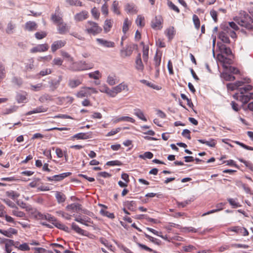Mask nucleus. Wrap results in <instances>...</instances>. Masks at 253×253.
Returning <instances> with one entry per match:
<instances>
[{"instance_id":"nucleus-10","label":"nucleus","mask_w":253,"mask_h":253,"mask_svg":"<svg viewBox=\"0 0 253 253\" xmlns=\"http://www.w3.org/2000/svg\"><path fill=\"white\" fill-rule=\"evenodd\" d=\"M59 13L60 9L59 7H57L55 10V13L51 15V19L52 21L57 25L63 21L62 16L59 14H57Z\"/></svg>"},{"instance_id":"nucleus-36","label":"nucleus","mask_w":253,"mask_h":253,"mask_svg":"<svg viewBox=\"0 0 253 253\" xmlns=\"http://www.w3.org/2000/svg\"><path fill=\"white\" fill-rule=\"evenodd\" d=\"M223 31L226 32L228 37L230 36L232 38H235L236 37V34L234 31L230 29L228 26H224Z\"/></svg>"},{"instance_id":"nucleus-27","label":"nucleus","mask_w":253,"mask_h":253,"mask_svg":"<svg viewBox=\"0 0 253 253\" xmlns=\"http://www.w3.org/2000/svg\"><path fill=\"white\" fill-rule=\"evenodd\" d=\"M134 114L140 120L145 122L147 121L146 118L145 117L143 112L139 109H135L134 110Z\"/></svg>"},{"instance_id":"nucleus-32","label":"nucleus","mask_w":253,"mask_h":253,"mask_svg":"<svg viewBox=\"0 0 253 253\" xmlns=\"http://www.w3.org/2000/svg\"><path fill=\"white\" fill-rule=\"evenodd\" d=\"M72 229L77 233L83 235L85 234V230L81 229L78 225L75 223H72L71 225Z\"/></svg>"},{"instance_id":"nucleus-47","label":"nucleus","mask_w":253,"mask_h":253,"mask_svg":"<svg viewBox=\"0 0 253 253\" xmlns=\"http://www.w3.org/2000/svg\"><path fill=\"white\" fill-rule=\"evenodd\" d=\"M139 158L145 160L146 159H151L153 157V154L151 152H146L143 154L139 155Z\"/></svg>"},{"instance_id":"nucleus-21","label":"nucleus","mask_w":253,"mask_h":253,"mask_svg":"<svg viewBox=\"0 0 253 253\" xmlns=\"http://www.w3.org/2000/svg\"><path fill=\"white\" fill-rule=\"evenodd\" d=\"M141 44L143 45V54L142 57L144 62L146 63L148 60V53H149V47L144 45L143 42L141 43Z\"/></svg>"},{"instance_id":"nucleus-31","label":"nucleus","mask_w":253,"mask_h":253,"mask_svg":"<svg viewBox=\"0 0 253 253\" xmlns=\"http://www.w3.org/2000/svg\"><path fill=\"white\" fill-rule=\"evenodd\" d=\"M131 23V22L129 21L127 18L125 19L122 29L123 32L124 34H126L127 31L128 30Z\"/></svg>"},{"instance_id":"nucleus-34","label":"nucleus","mask_w":253,"mask_h":253,"mask_svg":"<svg viewBox=\"0 0 253 253\" xmlns=\"http://www.w3.org/2000/svg\"><path fill=\"white\" fill-rule=\"evenodd\" d=\"M88 76L90 79L94 80H98L101 77V74L98 70L88 73Z\"/></svg>"},{"instance_id":"nucleus-51","label":"nucleus","mask_w":253,"mask_h":253,"mask_svg":"<svg viewBox=\"0 0 253 253\" xmlns=\"http://www.w3.org/2000/svg\"><path fill=\"white\" fill-rule=\"evenodd\" d=\"M100 212L102 215L106 216L110 218L113 219L115 217V215L113 213L109 212L107 211L102 209L100 210Z\"/></svg>"},{"instance_id":"nucleus-3","label":"nucleus","mask_w":253,"mask_h":253,"mask_svg":"<svg viewBox=\"0 0 253 253\" xmlns=\"http://www.w3.org/2000/svg\"><path fill=\"white\" fill-rule=\"evenodd\" d=\"M85 28V31L87 33L94 36L100 33L102 31V28L99 26L97 23L91 21L87 22Z\"/></svg>"},{"instance_id":"nucleus-53","label":"nucleus","mask_w":253,"mask_h":253,"mask_svg":"<svg viewBox=\"0 0 253 253\" xmlns=\"http://www.w3.org/2000/svg\"><path fill=\"white\" fill-rule=\"evenodd\" d=\"M52 223L55 226L59 229L65 230L66 228H67L65 225L62 224L61 222H58L56 219H55V221H53Z\"/></svg>"},{"instance_id":"nucleus-8","label":"nucleus","mask_w":253,"mask_h":253,"mask_svg":"<svg viewBox=\"0 0 253 253\" xmlns=\"http://www.w3.org/2000/svg\"><path fill=\"white\" fill-rule=\"evenodd\" d=\"M66 210L68 211H72L73 212H78L83 211L82 205L77 203L68 205L66 207Z\"/></svg>"},{"instance_id":"nucleus-18","label":"nucleus","mask_w":253,"mask_h":253,"mask_svg":"<svg viewBox=\"0 0 253 253\" xmlns=\"http://www.w3.org/2000/svg\"><path fill=\"white\" fill-rule=\"evenodd\" d=\"M47 109L48 108L46 107H44L43 106H40L33 110L29 111L26 113V115H31L33 114L45 112L47 111Z\"/></svg>"},{"instance_id":"nucleus-42","label":"nucleus","mask_w":253,"mask_h":253,"mask_svg":"<svg viewBox=\"0 0 253 253\" xmlns=\"http://www.w3.org/2000/svg\"><path fill=\"white\" fill-rule=\"evenodd\" d=\"M112 11L116 14H120V12L119 9V2L117 0H115L113 2L112 5Z\"/></svg>"},{"instance_id":"nucleus-19","label":"nucleus","mask_w":253,"mask_h":253,"mask_svg":"<svg viewBox=\"0 0 253 253\" xmlns=\"http://www.w3.org/2000/svg\"><path fill=\"white\" fill-rule=\"evenodd\" d=\"M37 25L35 22L28 21L26 23L25 25V29L28 31H33L37 29Z\"/></svg>"},{"instance_id":"nucleus-55","label":"nucleus","mask_w":253,"mask_h":253,"mask_svg":"<svg viewBox=\"0 0 253 253\" xmlns=\"http://www.w3.org/2000/svg\"><path fill=\"white\" fill-rule=\"evenodd\" d=\"M193 20L195 25V27L197 29H199L200 26V21L198 17L194 14L193 16Z\"/></svg>"},{"instance_id":"nucleus-12","label":"nucleus","mask_w":253,"mask_h":253,"mask_svg":"<svg viewBox=\"0 0 253 253\" xmlns=\"http://www.w3.org/2000/svg\"><path fill=\"white\" fill-rule=\"evenodd\" d=\"M48 49V45L46 43L39 44L37 46L33 47L31 49L32 53L37 52H44L47 50Z\"/></svg>"},{"instance_id":"nucleus-30","label":"nucleus","mask_w":253,"mask_h":253,"mask_svg":"<svg viewBox=\"0 0 253 253\" xmlns=\"http://www.w3.org/2000/svg\"><path fill=\"white\" fill-rule=\"evenodd\" d=\"M220 50L221 52L225 54L227 56L232 55V52L231 49L224 44H222L220 46Z\"/></svg>"},{"instance_id":"nucleus-35","label":"nucleus","mask_w":253,"mask_h":253,"mask_svg":"<svg viewBox=\"0 0 253 253\" xmlns=\"http://www.w3.org/2000/svg\"><path fill=\"white\" fill-rule=\"evenodd\" d=\"M227 201L233 208H237L241 206L240 203L238 202L237 199L228 198Z\"/></svg>"},{"instance_id":"nucleus-52","label":"nucleus","mask_w":253,"mask_h":253,"mask_svg":"<svg viewBox=\"0 0 253 253\" xmlns=\"http://www.w3.org/2000/svg\"><path fill=\"white\" fill-rule=\"evenodd\" d=\"M39 100L41 102H45L46 101H48V100H49V101L52 100V97L51 95H50L49 94H45L42 95V96H41L39 98Z\"/></svg>"},{"instance_id":"nucleus-50","label":"nucleus","mask_w":253,"mask_h":253,"mask_svg":"<svg viewBox=\"0 0 253 253\" xmlns=\"http://www.w3.org/2000/svg\"><path fill=\"white\" fill-rule=\"evenodd\" d=\"M6 195L11 198L13 200H15L16 198H17L18 197H19V194L17 193V192H15L13 191H8L6 192Z\"/></svg>"},{"instance_id":"nucleus-26","label":"nucleus","mask_w":253,"mask_h":253,"mask_svg":"<svg viewBox=\"0 0 253 253\" xmlns=\"http://www.w3.org/2000/svg\"><path fill=\"white\" fill-rule=\"evenodd\" d=\"M113 25V21L111 19H106L104 22L103 26L104 30L105 33H108L110 31Z\"/></svg>"},{"instance_id":"nucleus-56","label":"nucleus","mask_w":253,"mask_h":253,"mask_svg":"<svg viewBox=\"0 0 253 253\" xmlns=\"http://www.w3.org/2000/svg\"><path fill=\"white\" fill-rule=\"evenodd\" d=\"M154 61L155 68L159 67L161 64V57L158 56L157 53H156L155 56H154Z\"/></svg>"},{"instance_id":"nucleus-46","label":"nucleus","mask_w":253,"mask_h":253,"mask_svg":"<svg viewBox=\"0 0 253 253\" xmlns=\"http://www.w3.org/2000/svg\"><path fill=\"white\" fill-rule=\"evenodd\" d=\"M15 28V24H13L10 22L8 23L7 28L6 29V32L8 34H10L13 33V31Z\"/></svg>"},{"instance_id":"nucleus-4","label":"nucleus","mask_w":253,"mask_h":253,"mask_svg":"<svg viewBox=\"0 0 253 253\" xmlns=\"http://www.w3.org/2000/svg\"><path fill=\"white\" fill-rule=\"evenodd\" d=\"M163 19L160 15L156 16L151 21V26L155 30H161L163 28Z\"/></svg>"},{"instance_id":"nucleus-43","label":"nucleus","mask_w":253,"mask_h":253,"mask_svg":"<svg viewBox=\"0 0 253 253\" xmlns=\"http://www.w3.org/2000/svg\"><path fill=\"white\" fill-rule=\"evenodd\" d=\"M12 214L19 217H23L25 216V213L22 211H18L17 207L12 211Z\"/></svg>"},{"instance_id":"nucleus-64","label":"nucleus","mask_w":253,"mask_h":253,"mask_svg":"<svg viewBox=\"0 0 253 253\" xmlns=\"http://www.w3.org/2000/svg\"><path fill=\"white\" fill-rule=\"evenodd\" d=\"M18 249L22 251H27L30 250L28 244L26 243L20 245Z\"/></svg>"},{"instance_id":"nucleus-20","label":"nucleus","mask_w":253,"mask_h":253,"mask_svg":"<svg viewBox=\"0 0 253 253\" xmlns=\"http://www.w3.org/2000/svg\"><path fill=\"white\" fill-rule=\"evenodd\" d=\"M218 38L223 42L229 43L230 42L227 33L223 30L219 33Z\"/></svg>"},{"instance_id":"nucleus-14","label":"nucleus","mask_w":253,"mask_h":253,"mask_svg":"<svg viewBox=\"0 0 253 253\" xmlns=\"http://www.w3.org/2000/svg\"><path fill=\"white\" fill-rule=\"evenodd\" d=\"M0 233L7 237L11 238L13 235L17 234V230L14 228H9L7 230L0 229Z\"/></svg>"},{"instance_id":"nucleus-63","label":"nucleus","mask_w":253,"mask_h":253,"mask_svg":"<svg viewBox=\"0 0 253 253\" xmlns=\"http://www.w3.org/2000/svg\"><path fill=\"white\" fill-rule=\"evenodd\" d=\"M144 18L143 17L138 15L137 17V19L136 20V24L140 27H143L144 26V23H143V21H144Z\"/></svg>"},{"instance_id":"nucleus-48","label":"nucleus","mask_w":253,"mask_h":253,"mask_svg":"<svg viewBox=\"0 0 253 253\" xmlns=\"http://www.w3.org/2000/svg\"><path fill=\"white\" fill-rule=\"evenodd\" d=\"M75 220L77 222H78L81 224H83L84 225H85L86 226H88V225L87 224V222H89L90 223V219L88 218V219L86 220L85 219H84V218H82L80 216H79L78 217H77L75 219Z\"/></svg>"},{"instance_id":"nucleus-49","label":"nucleus","mask_w":253,"mask_h":253,"mask_svg":"<svg viewBox=\"0 0 253 253\" xmlns=\"http://www.w3.org/2000/svg\"><path fill=\"white\" fill-rule=\"evenodd\" d=\"M56 212L58 215L61 216L62 217L65 218L66 219H67V220L71 219V215L67 213L64 212L63 211H57Z\"/></svg>"},{"instance_id":"nucleus-6","label":"nucleus","mask_w":253,"mask_h":253,"mask_svg":"<svg viewBox=\"0 0 253 253\" xmlns=\"http://www.w3.org/2000/svg\"><path fill=\"white\" fill-rule=\"evenodd\" d=\"M71 174V172H67L62 173L58 175H55L52 176L47 177V179L48 181H60L65 178L66 177L70 176Z\"/></svg>"},{"instance_id":"nucleus-45","label":"nucleus","mask_w":253,"mask_h":253,"mask_svg":"<svg viewBox=\"0 0 253 253\" xmlns=\"http://www.w3.org/2000/svg\"><path fill=\"white\" fill-rule=\"evenodd\" d=\"M44 85L42 83H39L36 85H31V89L34 91H40L44 88Z\"/></svg>"},{"instance_id":"nucleus-60","label":"nucleus","mask_w":253,"mask_h":253,"mask_svg":"<svg viewBox=\"0 0 253 253\" xmlns=\"http://www.w3.org/2000/svg\"><path fill=\"white\" fill-rule=\"evenodd\" d=\"M239 160L241 163H243L246 167H248L250 169L253 171V165L249 162H247L243 159H239Z\"/></svg>"},{"instance_id":"nucleus-61","label":"nucleus","mask_w":253,"mask_h":253,"mask_svg":"<svg viewBox=\"0 0 253 253\" xmlns=\"http://www.w3.org/2000/svg\"><path fill=\"white\" fill-rule=\"evenodd\" d=\"M117 86L119 87V89L121 92H122L123 90H128V85L124 82L121 83V84H119L118 85H117Z\"/></svg>"},{"instance_id":"nucleus-9","label":"nucleus","mask_w":253,"mask_h":253,"mask_svg":"<svg viewBox=\"0 0 253 253\" xmlns=\"http://www.w3.org/2000/svg\"><path fill=\"white\" fill-rule=\"evenodd\" d=\"M96 41L100 45L105 47H114L115 43L111 41H109L103 39L97 38Z\"/></svg>"},{"instance_id":"nucleus-33","label":"nucleus","mask_w":253,"mask_h":253,"mask_svg":"<svg viewBox=\"0 0 253 253\" xmlns=\"http://www.w3.org/2000/svg\"><path fill=\"white\" fill-rule=\"evenodd\" d=\"M65 2L69 6H82V2L80 0H66Z\"/></svg>"},{"instance_id":"nucleus-37","label":"nucleus","mask_w":253,"mask_h":253,"mask_svg":"<svg viewBox=\"0 0 253 253\" xmlns=\"http://www.w3.org/2000/svg\"><path fill=\"white\" fill-rule=\"evenodd\" d=\"M125 10L127 13H136V9L134 4H127L125 7Z\"/></svg>"},{"instance_id":"nucleus-15","label":"nucleus","mask_w":253,"mask_h":253,"mask_svg":"<svg viewBox=\"0 0 253 253\" xmlns=\"http://www.w3.org/2000/svg\"><path fill=\"white\" fill-rule=\"evenodd\" d=\"M62 79V77L59 76L57 80H53L48 82L49 87L51 91L55 90L58 87Z\"/></svg>"},{"instance_id":"nucleus-58","label":"nucleus","mask_w":253,"mask_h":253,"mask_svg":"<svg viewBox=\"0 0 253 253\" xmlns=\"http://www.w3.org/2000/svg\"><path fill=\"white\" fill-rule=\"evenodd\" d=\"M91 13L92 15V16L95 19H98L100 16V13L99 12L97 9L94 7H93L91 10Z\"/></svg>"},{"instance_id":"nucleus-41","label":"nucleus","mask_w":253,"mask_h":253,"mask_svg":"<svg viewBox=\"0 0 253 253\" xmlns=\"http://www.w3.org/2000/svg\"><path fill=\"white\" fill-rule=\"evenodd\" d=\"M8 243L5 244V251L6 253H10L11 252V246L13 245L14 241L12 240L6 239Z\"/></svg>"},{"instance_id":"nucleus-59","label":"nucleus","mask_w":253,"mask_h":253,"mask_svg":"<svg viewBox=\"0 0 253 253\" xmlns=\"http://www.w3.org/2000/svg\"><path fill=\"white\" fill-rule=\"evenodd\" d=\"M126 206L128 210L134 211L135 210V202L134 201H127L126 202Z\"/></svg>"},{"instance_id":"nucleus-39","label":"nucleus","mask_w":253,"mask_h":253,"mask_svg":"<svg viewBox=\"0 0 253 253\" xmlns=\"http://www.w3.org/2000/svg\"><path fill=\"white\" fill-rule=\"evenodd\" d=\"M221 77L227 81H232L235 80V77L226 72H223L221 74Z\"/></svg>"},{"instance_id":"nucleus-17","label":"nucleus","mask_w":253,"mask_h":253,"mask_svg":"<svg viewBox=\"0 0 253 253\" xmlns=\"http://www.w3.org/2000/svg\"><path fill=\"white\" fill-rule=\"evenodd\" d=\"M135 69L140 71L142 72L144 70V65L141 59V54L139 53L135 60Z\"/></svg>"},{"instance_id":"nucleus-40","label":"nucleus","mask_w":253,"mask_h":253,"mask_svg":"<svg viewBox=\"0 0 253 253\" xmlns=\"http://www.w3.org/2000/svg\"><path fill=\"white\" fill-rule=\"evenodd\" d=\"M90 93L86 89H83L77 92L76 96L78 98H84L90 95Z\"/></svg>"},{"instance_id":"nucleus-57","label":"nucleus","mask_w":253,"mask_h":253,"mask_svg":"<svg viewBox=\"0 0 253 253\" xmlns=\"http://www.w3.org/2000/svg\"><path fill=\"white\" fill-rule=\"evenodd\" d=\"M47 35V34L44 31H41L37 32L35 33V37L38 40H41L45 38Z\"/></svg>"},{"instance_id":"nucleus-5","label":"nucleus","mask_w":253,"mask_h":253,"mask_svg":"<svg viewBox=\"0 0 253 253\" xmlns=\"http://www.w3.org/2000/svg\"><path fill=\"white\" fill-rule=\"evenodd\" d=\"M217 58L218 61L222 63L223 67L226 69H228V65L233 63L231 58L226 57L221 54H217Z\"/></svg>"},{"instance_id":"nucleus-54","label":"nucleus","mask_w":253,"mask_h":253,"mask_svg":"<svg viewBox=\"0 0 253 253\" xmlns=\"http://www.w3.org/2000/svg\"><path fill=\"white\" fill-rule=\"evenodd\" d=\"M121 52L122 56L124 57L129 56L132 54V50L131 49H128V48H126L125 49H122L121 50Z\"/></svg>"},{"instance_id":"nucleus-24","label":"nucleus","mask_w":253,"mask_h":253,"mask_svg":"<svg viewBox=\"0 0 253 253\" xmlns=\"http://www.w3.org/2000/svg\"><path fill=\"white\" fill-rule=\"evenodd\" d=\"M198 141L200 143L202 144H205L207 146H209L211 147H214L216 144L215 140L211 138L208 141H207L205 139H198Z\"/></svg>"},{"instance_id":"nucleus-7","label":"nucleus","mask_w":253,"mask_h":253,"mask_svg":"<svg viewBox=\"0 0 253 253\" xmlns=\"http://www.w3.org/2000/svg\"><path fill=\"white\" fill-rule=\"evenodd\" d=\"M66 43L65 40H58L53 42L51 46V49L53 52L64 46Z\"/></svg>"},{"instance_id":"nucleus-29","label":"nucleus","mask_w":253,"mask_h":253,"mask_svg":"<svg viewBox=\"0 0 253 253\" xmlns=\"http://www.w3.org/2000/svg\"><path fill=\"white\" fill-rule=\"evenodd\" d=\"M107 83L110 85H114L118 83L117 81L116 76L114 75H109L107 78Z\"/></svg>"},{"instance_id":"nucleus-2","label":"nucleus","mask_w":253,"mask_h":253,"mask_svg":"<svg viewBox=\"0 0 253 253\" xmlns=\"http://www.w3.org/2000/svg\"><path fill=\"white\" fill-rule=\"evenodd\" d=\"M234 20L238 24L247 29L253 28V19L248 15H245L244 16H240L234 18Z\"/></svg>"},{"instance_id":"nucleus-13","label":"nucleus","mask_w":253,"mask_h":253,"mask_svg":"<svg viewBox=\"0 0 253 253\" xmlns=\"http://www.w3.org/2000/svg\"><path fill=\"white\" fill-rule=\"evenodd\" d=\"M88 16V12L85 10H83L79 13H77L74 16V19L76 21H82L87 19Z\"/></svg>"},{"instance_id":"nucleus-23","label":"nucleus","mask_w":253,"mask_h":253,"mask_svg":"<svg viewBox=\"0 0 253 253\" xmlns=\"http://www.w3.org/2000/svg\"><path fill=\"white\" fill-rule=\"evenodd\" d=\"M73 138L77 139H87L90 138V134L88 133H79L73 136Z\"/></svg>"},{"instance_id":"nucleus-22","label":"nucleus","mask_w":253,"mask_h":253,"mask_svg":"<svg viewBox=\"0 0 253 253\" xmlns=\"http://www.w3.org/2000/svg\"><path fill=\"white\" fill-rule=\"evenodd\" d=\"M82 84V81L80 79H71L69 81L68 86L74 88Z\"/></svg>"},{"instance_id":"nucleus-44","label":"nucleus","mask_w":253,"mask_h":253,"mask_svg":"<svg viewBox=\"0 0 253 253\" xmlns=\"http://www.w3.org/2000/svg\"><path fill=\"white\" fill-rule=\"evenodd\" d=\"M18 108V107L17 106H11L9 108L5 109L4 114L7 115L14 113L17 111Z\"/></svg>"},{"instance_id":"nucleus-1","label":"nucleus","mask_w":253,"mask_h":253,"mask_svg":"<svg viewBox=\"0 0 253 253\" xmlns=\"http://www.w3.org/2000/svg\"><path fill=\"white\" fill-rule=\"evenodd\" d=\"M93 67L92 64L87 63L84 61H80L73 63L70 69L73 71H81L91 69Z\"/></svg>"},{"instance_id":"nucleus-16","label":"nucleus","mask_w":253,"mask_h":253,"mask_svg":"<svg viewBox=\"0 0 253 253\" xmlns=\"http://www.w3.org/2000/svg\"><path fill=\"white\" fill-rule=\"evenodd\" d=\"M233 97L237 100H239L244 104L247 103L250 100L249 94L245 95L241 94L239 96V93H236L233 95Z\"/></svg>"},{"instance_id":"nucleus-28","label":"nucleus","mask_w":253,"mask_h":253,"mask_svg":"<svg viewBox=\"0 0 253 253\" xmlns=\"http://www.w3.org/2000/svg\"><path fill=\"white\" fill-rule=\"evenodd\" d=\"M16 99L18 103L24 102L26 100V93H17L16 96Z\"/></svg>"},{"instance_id":"nucleus-62","label":"nucleus","mask_w":253,"mask_h":253,"mask_svg":"<svg viewBox=\"0 0 253 253\" xmlns=\"http://www.w3.org/2000/svg\"><path fill=\"white\" fill-rule=\"evenodd\" d=\"M253 86L251 85L248 84L244 87L240 88V92L241 94H244L246 91L252 89Z\"/></svg>"},{"instance_id":"nucleus-11","label":"nucleus","mask_w":253,"mask_h":253,"mask_svg":"<svg viewBox=\"0 0 253 253\" xmlns=\"http://www.w3.org/2000/svg\"><path fill=\"white\" fill-rule=\"evenodd\" d=\"M57 26L58 33L60 34H64L70 30V27L66 23H64L63 21L58 23Z\"/></svg>"},{"instance_id":"nucleus-38","label":"nucleus","mask_w":253,"mask_h":253,"mask_svg":"<svg viewBox=\"0 0 253 253\" xmlns=\"http://www.w3.org/2000/svg\"><path fill=\"white\" fill-rule=\"evenodd\" d=\"M165 33L167 36L168 37L169 40H171L175 34V30L173 27L168 28L166 31Z\"/></svg>"},{"instance_id":"nucleus-25","label":"nucleus","mask_w":253,"mask_h":253,"mask_svg":"<svg viewBox=\"0 0 253 253\" xmlns=\"http://www.w3.org/2000/svg\"><path fill=\"white\" fill-rule=\"evenodd\" d=\"M55 198L59 204L64 202L66 200V196L62 193L58 191H56L55 193Z\"/></svg>"}]
</instances>
